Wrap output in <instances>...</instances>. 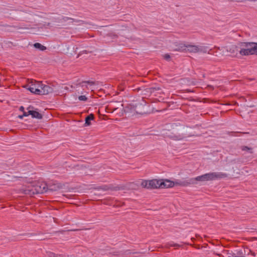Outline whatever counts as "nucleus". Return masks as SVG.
Wrapping results in <instances>:
<instances>
[{
	"label": "nucleus",
	"instance_id": "obj_1",
	"mask_svg": "<svg viewBox=\"0 0 257 257\" xmlns=\"http://www.w3.org/2000/svg\"><path fill=\"white\" fill-rule=\"evenodd\" d=\"M47 184L42 183L34 186H29L23 189L25 194L32 196L34 194H42L47 191Z\"/></svg>",
	"mask_w": 257,
	"mask_h": 257
},
{
	"label": "nucleus",
	"instance_id": "obj_2",
	"mask_svg": "<svg viewBox=\"0 0 257 257\" xmlns=\"http://www.w3.org/2000/svg\"><path fill=\"white\" fill-rule=\"evenodd\" d=\"M206 181H212L227 177V174L222 172H211L204 174Z\"/></svg>",
	"mask_w": 257,
	"mask_h": 257
},
{
	"label": "nucleus",
	"instance_id": "obj_3",
	"mask_svg": "<svg viewBox=\"0 0 257 257\" xmlns=\"http://www.w3.org/2000/svg\"><path fill=\"white\" fill-rule=\"evenodd\" d=\"M239 47H244L251 51V55L257 54V43L242 42L239 44Z\"/></svg>",
	"mask_w": 257,
	"mask_h": 257
},
{
	"label": "nucleus",
	"instance_id": "obj_4",
	"mask_svg": "<svg viewBox=\"0 0 257 257\" xmlns=\"http://www.w3.org/2000/svg\"><path fill=\"white\" fill-rule=\"evenodd\" d=\"M138 92L142 90V94L149 95L152 93H155L156 91L160 90V87H151L145 88L143 87H138L135 89Z\"/></svg>",
	"mask_w": 257,
	"mask_h": 257
},
{
	"label": "nucleus",
	"instance_id": "obj_5",
	"mask_svg": "<svg viewBox=\"0 0 257 257\" xmlns=\"http://www.w3.org/2000/svg\"><path fill=\"white\" fill-rule=\"evenodd\" d=\"M41 93L40 95H47L55 91L53 85L41 84L40 89Z\"/></svg>",
	"mask_w": 257,
	"mask_h": 257
},
{
	"label": "nucleus",
	"instance_id": "obj_6",
	"mask_svg": "<svg viewBox=\"0 0 257 257\" xmlns=\"http://www.w3.org/2000/svg\"><path fill=\"white\" fill-rule=\"evenodd\" d=\"M146 104L141 103H136V114H144L147 113Z\"/></svg>",
	"mask_w": 257,
	"mask_h": 257
},
{
	"label": "nucleus",
	"instance_id": "obj_7",
	"mask_svg": "<svg viewBox=\"0 0 257 257\" xmlns=\"http://www.w3.org/2000/svg\"><path fill=\"white\" fill-rule=\"evenodd\" d=\"M62 185L57 182L49 183L47 184V191L48 190L56 191L62 188Z\"/></svg>",
	"mask_w": 257,
	"mask_h": 257
},
{
	"label": "nucleus",
	"instance_id": "obj_8",
	"mask_svg": "<svg viewBox=\"0 0 257 257\" xmlns=\"http://www.w3.org/2000/svg\"><path fill=\"white\" fill-rule=\"evenodd\" d=\"M154 179L149 181L143 180L141 183V186L147 189H154Z\"/></svg>",
	"mask_w": 257,
	"mask_h": 257
},
{
	"label": "nucleus",
	"instance_id": "obj_9",
	"mask_svg": "<svg viewBox=\"0 0 257 257\" xmlns=\"http://www.w3.org/2000/svg\"><path fill=\"white\" fill-rule=\"evenodd\" d=\"M136 103L130 104L124 108V111L126 113H130L132 115L136 114Z\"/></svg>",
	"mask_w": 257,
	"mask_h": 257
},
{
	"label": "nucleus",
	"instance_id": "obj_10",
	"mask_svg": "<svg viewBox=\"0 0 257 257\" xmlns=\"http://www.w3.org/2000/svg\"><path fill=\"white\" fill-rule=\"evenodd\" d=\"M28 89L32 93L36 94H39L41 93L40 89L37 87L36 84H33L30 86Z\"/></svg>",
	"mask_w": 257,
	"mask_h": 257
},
{
	"label": "nucleus",
	"instance_id": "obj_11",
	"mask_svg": "<svg viewBox=\"0 0 257 257\" xmlns=\"http://www.w3.org/2000/svg\"><path fill=\"white\" fill-rule=\"evenodd\" d=\"M187 51L190 53H198V46L193 45H187Z\"/></svg>",
	"mask_w": 257,
	"mask_h": 257
},
{
	"label": "nucleus",
	"instance_id": "obj_12",
	"mask_svg": "<svg viewBox=\"0 0 257 257\" xmlns=\"http://www.w3.org/2000/svg\"><path fill=\"white\" fill-rule=\"evenodd\" d=\"M174 186H187L191 184L190 180L174 181Z\"/></svg>",
	"mask_w": 257,
	"mask_h": 257
},
{
	"label": "nucleus",
	"instance_id": "obj_13",
	"mask_svg": "<svg viewBox=\"0 0 257 257\" xmlns=\"http://www.w3.org/2000/svg\"><path fill=\"white\" fill-rule=\"evenodd\" d=\"M190 180L191 184H196V181H201V182L206 181L204 174L201 175V176H197L194 178H191V179H190Z\"/></svg>",
	"mask_w": 257,
	"mask_h": 257
},
{
	"label": "nucleus",
	"instance_id": "obj_14",
	"mask_svg": "<svg viewBox=\"0 0 257 257\" xmlns=\"http://www.w3.org/2000/svg\"><path fill=\"white\" fill-rule=\"evenodd\" d=\"M239 46H236L235 45H231L229 48L226 49V51L231 54H237V52L239 51Z\"/></svg>",
	"mask_w": 257,
	"mask_h": 257
},
{
	"label": "nucleus",
	"instance_id": "obj_15",
	"mask_svg": "<svg viewBox=\"0 0 257 257\" xmlns=\"http://www.w3.org/2000/svg\"><path fill=\"white\" fill-rule=\"evenodd\" d=\"M162 183H163L164 184L162 185V188H170L174 186V181H171L169 180H162Z\"/></svg>",
	"mask_w": 257,
	"mask_h": 257
},
{
	"label": "nucleus",
	"instance_id": "obj_16",
	"mask_svg": "<svg viewBox=\"0 0 257 257\" xmlns=\"http://www.w3.org/2000/svg\"><path fill=\"white\" fill-rule=\"evenodd\" d=\"M239 52L240 55L243 56L251 55V51H250V50H249L248 49H246L244 47H239Z\"/></svg>",
	"mask_w": 257,
	"mask_h": 257
},
{
	"label": "nucleus",
	"instance_id": "obj_17",
	"mask_svg": "<svg viewBox=\"0 0 257 257\" xmlns=\"http://www.w3.org/2000/svg\"><path fill=\"white\" fill-rule=\"evenodd\" d=\"M29 114L32 115L33 118H36L38 119H42L43 115L39 112L34 110H29Z\"/></svg>",
	"mask_w": 257,
	"mask_h": 257
},
{
	"label": "nucleus",
	"instance_id": "obj_18",
	"mask_svg": "<svg viewBox=\"0 0 257 257\" xmlns=\"http://www.w3.org/2000/svg\"><path fill=\"white\" fill-rule=\"evenodd\" d=\"M154 189L162 188V185L164 184V183H162V180L154 179Z\"/></svg>",
	"mask_w": 257,
	"mask_h": 257
},
{
	"label": "nucleus",
	"instance_id": "obj_19",
	"mask_svg": "<svg viewBox=\"0 0 257 257\" xmlns=\"http://www.w3.org/2000/svg\"><path fill=\"white\" fill-rule=\"evenodd\" d=\"M94 118V116L93 114H90L87 115L85 118V124L86 125H89L90 124V120Z\"/></svg>",
	"mask_w": 257,
	"mask_h": 257
},
{
	"label": "nucleus",
	"instance_id": "obj_20",
	"mask_svg": "<svg viewBox=\"0 0 257 257\" xmlns=\"http://www.w3.org/2000/svg\"><path fill=\"white\" fill-rule=\"evenodd\" d=\"M170 138L174 140H181L184 138L182 135H173L169 136Z\"/></svg>",
	"mask_w": 257,
	"mask_h": 257
},
{
	"label": "nucleus",
	"instance_id": "obj_21",
	"mask_svg": "<svg viewBox=\"0 0 257 257\" xmlns=\"http://www.w3.org/2000/svg\"><path fill=\"white\" fill-rule=\"evenodd\" d=\"M200 52L204 53L208 52L210 54L209 52H208V48L206 46H198V53Z\"/></svg>",
	"mask_w": 257,
	"mask_h": 257
},
{
	"label": "nucleus",
	"instance_id": "obj_22",
	"mask_svg": "<svg viewBox=\"0 0 257 257\" xmlns=\"http://www.w3.org/2000/svg\"><path fill=\"white\" fill-rule=\"evenodd\" d=\"M34 46L35 48L39 49L42 51H44L46 49V47L42 45H41L40 43H36L34 44Z\"/></svg>",
	"mask_w": 257,
	"mask_h": 257
},
{
	"label": "nucleus",
	"instance_id": "obj_23",
	"mask_svg": "<svg viewBox=\"0 0 257 257\" xmlns=\"http://www.w3.org/2000/svg\"><path fill=\"white\" fill-rule=\"evenodd\" d=\"M176 50L182 51V52H187V47L185 45L180 44L177 48L176 49Z\"/></svg>",
	"mask_w": 257,
	"mask_h": 257
},
{
	"label": "nucleus",
	"instance_id": "obj_24",
	"mask_svg": "<svg viewBox=\"0 0 257 257\" xmlns=\"http://www.w3.org/2000/svg\"><path fill=\"white\" fill-rule=\"evenodd\" d=\"M84 83H87L90 85H93L95 84V82L93 81H83L79 83V85L80 86L83 87Z\"/></svg>",
	"mask_w": 257,
	"mask_h": 257
},
{
	"label": "nucleus",
	"instance_id": "obj_25",
	"mask_svg": "<svg viewBox=\"0 0 257 257\" xmlns=\"http://www.w3.org/2000/svg\"><path fill=\"white\" fill-rule=\"evenodd\" d=\"M241 149L243 151H249L250 154L253 153L252 148H249L247 146H243L241 147Z\"/></svg>",
	"mask_w": 257,
	"mask_h": 257
},
{
	"label": "nucleus",
	"instance_id": "obj_26",
	"mask_svg": "<svg viewBox=\"0 0 257 257\" xmlns=\"http://www.w3.org/2000/svg\"><path fill=\"white\" fill-rule=\"evenodd\" d=\"M62 22H66L68 20H71L72 23H73L74 22H77L76 21L74 20V19L68 17H63L61 19Z\"/></svg>",
	"mask_w": 257,
	"mask_h": 257
},
{
	"label": "nucleus",
	"instance_id": "obj_27",
	"mask_svg": "<svg viewBox=\"0 0 257 257\" xmlns=\"http://www.w3.org/2000/svg\"><path fill=\"white\" fill-rule=\"evenodd\" d=\"M78 99L81 101H86L87 98L85 95H80L78 97Z\"/></svg>",
	"mask_w": 257,
	"mask_h": 257
},
{
	"label": "nucleus",
	"instance_id": "obj_28",
	"mask_svg": "<svg viewBox=\"0 0 257 257\" xmlns=\"http://www.w3.org/2000/svg\"><path fill=\"white\" fill-rule=\"evenodd\" d=\"M100 189L103 190H112L111 188H110V187H109L108 186H106V185H104V186H101L100 187Z\"/></svg>",
	"mask_w": 257,
	"mask_h": 257
},
{
	"label": "nucleus",
	"instance_id": "obj_29",
	"mask_svg": "<svg viewBox=\"0 0 257 257\" xmlns=\"http://www.w3.org/2000/svg\"><path fill=\"white\" fill-rule=\"evenodd\" d=\"M170 246L180 247L181 245L177 243L169 244Z\"/></svg>",
	"mask_w": 257,
	"mask_h": 257
},
{
	"label": "nucleus",
	"instance_id": "obj_30",
	"mask_svg": "<svg viewBox=\"0 0 257 257\" xmlns=\"http://www.w3.org/2000/svg\"><path fill=\"white\" fill-rule=\"evenodd\" d=\"M164 57L166 60H169L170 58V56L169 54H165Z\"/></svg>",
	"mask_w": 257,
	"mask_h": 257
},
{
	"label": "nucleus",
	"instance_id": "obj_31",
	"mask_svg": "<svg viewBox=\"0 0 257 257\" xmlns=\"http://www.w3.org/2000/svg\"><path fill=\"white\" fill-rule=\"evenodd\" d=\"M29 115H30V114H29V110L28 112H25V111H24V113H23V116H28Z\"/></svg>",
	"mask_w": 257,
	"mask_h": 257
},
{
	"label": "nucleus",
	"instance_id": "obj_32",
	"mask_svg": "<svg viewBox=\"0 0 257 257\" xmlns=\"http://www.w3.org/2000/svg\"><path fill=\"white\" fill-rule=\"evenodd\" d=\"M38 239L39 240H43L46 239L47 238H45V237H44L43 236H39V237H38Z\"/></svg>",
	"mask_w": 257,
	"mask_h": 257
},
{
	"label": "nucleus",
	"instance_id": "obj_33",
	"mask_svg": "<svg viewBox=\"0 0 257 257\" xmlns=\"http://www.w3.org/2000/svg\"><path fill=\"white\" fill-rule=\"evenodd\" d=\"M20 110L22 111H24V107L23 106H21L20 108Z\"/></svg>",
	"mask_w": 257,
	"mask_h": 257
},
{
	"label": "nucleus",
	"instance_id": "obj_34",
	"mask_svg": "<svg viewBox=\"0 0 257 257\" xmlns=\"http://www.w3.org/2000/svg\"><path fill=\"white\" fill-rule=\"evenodd\" d=\"M23 117H24V116H23V115H20L18 116V117L21 118V119L23 118Z\"/></svg>",
	"mask_w": 257,
	"mask_h": 257
},
{
	"label": "nucleus",
	"instance_id": "obj_35",
	"mask_svg": "<svg viewBox=\"0 0 257 257\" xmlns=\"http://www.w3.org/2000/svg\"><path fill=\"white\" fill-rule=\"evenodd\" d=\"M250 252H251V254L253 256H255V253L254 252H252L251 250H250Z\"/></svg>",
	"mask_w": 257,
	"mask_h": 257
},
{
	"label": "nucleus",
	"instance_id": "obj_36",
	"mask_svg": "<svg viewBox=\"0 0 257 257\" xmlns=\"http://www.w3.org/2000/svg\"><path fill=\"white\" fill-rule=\"evenodd\" d=\"M124 204V203H122L121 205H119V204H118V205H116L117 206H121V205H123Z\"/></svg>",
	"mask_w": 257,
	"mask_h": 257
},
{
	"label": "nucleus",
	"instance_id": "obj_37",
	"mask_svg": "<svg viewBox=\"0 0 257 257\" xmlns=\"http://www.w3.org/2000/svg\"><path fill=\"white\" fill-rule=\"evenodd\" d=\"M208 87H211V88H213V87H212V86H210V85H208Z\"/></svg>",
	"mask_w": 257,
	"mask_h": 257
},
{
	"label": "nucleus",
	"instance_id": "obj_38",
	"mask_svg": "<svg viewBox=\"0 0 257 257\" xmlns=\"http://www.w3.org/2000/svg\"><path fill=\"white\" fill-rule=\"evenodd\" d=\"M117 254H118L117 253H112V255H117Z\"/></svg>",
	"mask_w": 257,
	"mask_h": 257
},
{
	"label": "nucleus",
	"instance_id": "obj_39",
	"mask_svg": "<svg viewBox=\"0 0 257 257\" xmlns=\"http://www.w3.org/2000/svg\"><path fill=\"white\" fill-rule=\"evenodd\" d=\"M126 252H128V253H131V252H129V250H126Z\"/></svg>",
	"mask_w": 257,
	"mask_h": 257
},
{
	"label": "nucleus",
	"instance_id": "obj_40",
	"mask_svg": "<svg viewBox=\"0 0 257 257\" xmlns=\"http://www.w3.org/2000/svg\"><path fill=\"white\" fill-rule=\"evenodd\" d=\"M117 189H117V187H116V188H115L114 190H117Z\"/></svg>",
	"mask_w": 257,
	"mask_h": 257
},
{
	"label": "nucleus",
	"instance_id": "obj_41",
	"mask_svg": "<svg viewBox=\"0 0 257 257\" xmlns=\"http://www.w3.org/2000/svg\"><path fill=\"white\" fill-rule=\"evenodd\" d=\"M120 89L121 90H123V89L122 88V87H120Z\"/></svg>",
	"mask_w": 257,
	"mask_h": 257
},
{
	"label": "nucleus",
	"instance_id": "obj_42",
	"mask_svg": "<svg viewBox=\"0 0 257 257\" xmlns=\"http://www.w3.org/2000/svg\"><path fill=\"white\" fill-rule=\"evenodd\" d=\"M120 89L121 90H123V89L122 88V87H120Z\"/></svg>",
	"mask_w": 257,
	"mask_h": 257
},
{
	"label": "nucleus",
	"instance_id": "obj_43",
	"mask_svg": "<svg viewBox=\"0 0 257 257\" xmlns=\"http://www.w3.org/2000/svg\"><path fill=\"white\" fill-rule=\"evenodd\" d=\"M217 49H218V50H220V48H219V47H218V48H217Z\"/></svg>",
	"mask_w": 257,
	"mask_h": 257
}]
</instances>
